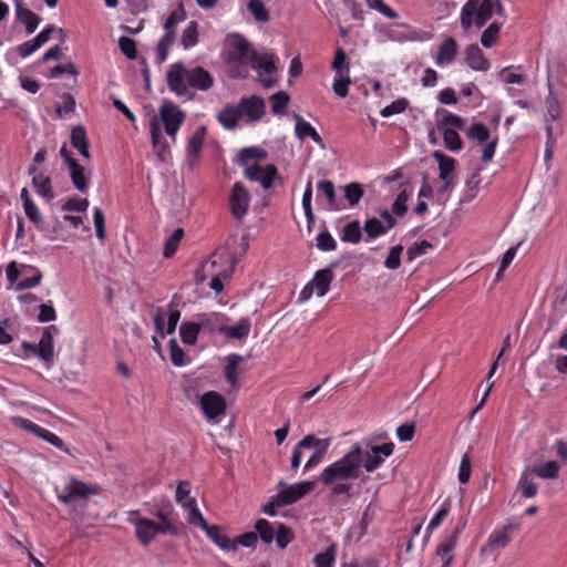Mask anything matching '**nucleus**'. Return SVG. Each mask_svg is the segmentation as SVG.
Returning <instances> with one entry per match:
<instances>
[{"label":"nucleus","mask_w":567,"mask_h":567,"mask_svg":"<svg viewBox=\"0 0 567 567\" xmlns=\"http://www.w3.org/2000/svg\"><path fill=\"white\" fill-rule=\"evenodd\" d=\"M363 458V449L360 443H354L348 453L340 460L328 465L319 475V481L331 486V496L346 495L352 496V481L361 475V465Z\"/></svg>","instance_id":"1"},{"label":"nucleus","mask_w":567,"mask_h":567,"mask_svg":"<svg viewBox=\"0 0 567 567\" xmlns=\"http://www.w3.org/2000/svg\"><path fill=\"white\" fill-rule=\"evenodd\" d=\"M166 82L171 92L185 100H193V91L206 92L214 86V78L206 69L199 65L187 68L183 62L169 65Z\"/></svg>","instance_id":"2"},{"label":"nucleus","mask_w":567,"mask_h":567,"mask_svg":"<svg viewBox=\"0 0 567 567\" xmlns=\"http://www.w3.org/2000/svg\"><path fill=\"white\" fill-rule=\"evenodd\" d=\"M235 269V259L228 254L214 252L196 270V284H224L230 279Z\"/></svg>","instance_id":"3"},{"label":"nucleus","mask_w":567,"mask_h":567,"mask_svg":"<svg viewBox=\"0 0 567 567\" xmlns=\"http://www.w3.org/2000/svg\"><path fill=\"white\" fill-rule=\"evenodd\" d=\"M493 10V0H467L460 14L462 29L468 31L473 25L481 29L492 18Z\"/></svg>","instance_id":"4"},{"label":"nucleus","mask_w":567,"mask_h":567,"mask_svg":"<svg viewBox=\"0 0 567 567\" xmlns=\"http://www.w3.org/2000/svg\"><path fill=\"white\" fill-rule=\"evenodd\" d=\"M231 45L230 62L233 65L230 73L233 76L246 78L248 74L247 68L252 63V55L257 54V52L250 47V43L239 34L234 35Z\"/></svg>","instance_id":"5"},{"label":"nucleus","mask_w":567,"mask_h":567,"mask_svg":"<svg viewBox=\"0 0 567 567\" xmlns=\"http://www.w3.org/2000/svg\"><path fill=\"white\" fill-rule=\"evenodd\" d=\"M55 492L58 498L65 504L85 499L89 495L97 493L95 488L74 476H70L62 484L56 485Z\"/></svg>","instance_id":"6"},{"label":"nucleus","mask_w":567,"mask_h":567,"mask_svg":"<svg viewBox=\"0 0 567 567\" xmlns=\"http://www.w3.org/2000/svg\"><path fill=\"white\" fill-rule=\"evenodd\" d=\"M159 117L165 133L175 141V136L184 123L186 114L172 101L164 100L159 106Z\"/></svg>","instance_id":"7"},{"label":"nucleus","mask_w":567,"mask_h":567,"mask_svg":"<svg viewBox=\"0 0 567 567\" xmlns=\"http://www.w3.org/2000/svg\"><path fill=\"white\" fill-rule=\"evenodd\" d=\"M250 205L249 192L243 186L241 183H235L228 198V206L231 216L236 220H243L247 215Z\"/></svg>","instance_id":"8"},{"label":"nucleus","mask_w":567,"mask_h":567,"mask_svg":"<svg viewBox=\"0 0 567 567\" xmlns=\"http://www.w3.org/2000/svg\"><path fill=\"white\" fill-rule=\"evenodd\" d=\"M19 278L21 280L18 284H40L42 274L33 266L21 265L19 267L16 261H12L7 267V279L9 284H16Z\"/></svg>","instance_id":"9"},{"label":"nucleus","mask_w":567,"mask_h":567,"mask_svg":"<svg viewBox=\"0 0 567 567\" xmlns=\"http://www.w3.org/2000/svg\"><path fill=\"white\" fill-rule=\"evenodd\" d=\"M279 486L284 488L277 494L278 501L286 506L296 503L310 493L315 487V483L306 481L287 486L284 481H280Z\"/></svg>","instance_id":"10"},{"label":"nucleus","mask_w":567,"mask_h":567,"mask_svg":"<svg viewBox=\"0 0 567 567\" xmlns=\"http://www.w3.org/2000/svg\"><path fill=\"white\" fill-rule=\"evenodd\" d=\"M244 173L248 179L259 182L264 189H268L272 186L274 181L278 175V169L274 164H268L266 166L252 164V166L247 167Z\"/></svg>","instance_id":"11"},{"label":"nucleus","mask_w":567,"mask_h":567,"mask_svg":"<svg viewBox=\"0 0 567 567\" xmlns=\"http://www.w3.org/2000/svg\"><path fill=\"white\" fill-rule=\"evenodd\" d=\"M199 403L205 416L209 420L224 414L226 410L225 399L214 391L203 394Z\"/></svg>","instance_id":"12"},{"label":"nucleus","mask_w":567,"mask_h":567,"mask_svg":"<svg viewBox=\"0 0 567 567\" xmlns=\"http://www.w3.org/2000/svg\"><path fill=\"white\" fill-rule=\"evenodd\" d=\"M60 329L51 324L43 329L42 337L37 344V355L47 363H52L54 358L53 334H58Z\"/></svg>","instance_id":"13"},{"label":"nucleus","mask_w":567,"mask_h":567,"mask_svg":"<svg viewBox=\"0 0 567 567\" xmlns=\"http://www.w3.org/2000/svg\"><path fill=\"white\" fill-rule=\"evenodd\" d=\"M28 174L32 177V186L37 194L47 202H51L54 198V193L50 176L39 172L34 165H30Z\"/></svg>","instance_id":"14"},{"label":"nucleus","mask_w":567,"mask_h":567,"mask_svg":"<svg viewBox=\"0 0 567 567\" xmlns=\"http://www.w3.org/2000/svg\"><path fill=\"white\" fill-rule=\"evenodd\" d=\"M135 534L143 545H148L157 534H161V527L157 523L148 518H141L134 522Z\"/></svg>","instance_id":"15"},{"label":"nucleus","mask_w":567,"mask_h":567,"mask_svg":"<svg viewBox=\"0 0 567 567\" xmlns=\"http://www.w3.org/2000/svg\"><path fill=\"white\" fill-rule=\"evenodd\" d=\"M150 133L152 140V146L158 156V158L164 162L166 161V156L169 155V146L166 141L163 138V134L158 124L157 117H153L150 123Z\"/></svg>","instance_id":"16"},{"label":"nucleus","mask_w":567,"mask_h":567,"mask_svg":"<svg viewBox=\"0 0 567 567\" xmlns=\"http://www.w3.org/2000/svg\"><path fill=\"white\" fill-rule=\"evenodd\" d=\"M241 114H246L252 121H259L264 114L266 104L259 96L243 97L239 103Z\"/></svg>","instance_id":"17"},{"label":"nucleus","mask_w":567,"mask_h":567,"mask_svg":"<svg viewBox=\"0 0 567 567\" xmlns=\"http://www.w3.org/2000/svg\"><path fill=\"white\" fill-rule=\"evenodd\" d=\"M14 6L17 18L25 25L27 33H33L40 23L39 16L32 12L30 9L24 8L21 3V0H14Z\"/></svg>","instance_id":"18"},{"label":"nucleus","mask_w":567,"mask_h":567,"mask_svg":"<svg viewBox=\"0 0 567 567\" xmlns=\"http://www.w3.org/2000/svg\"><path fill=\"white\" fill-rule=\"evenodd\" d=\"M434 157L439 162L440 178L444 182V189L450 187L455 169V159L442 153L435 152Z\"/></svg>","instance_id":"19"},{"label":"nucleus","mask_w":567,"mask_h":567,"mask_svg":"<svg viewBox=\"0 0 567 567\" xmlns=\"http://www.w3.org/2000/svg\"><path fill=\"white\" fill-rule=\"evenodd\" d=\"M317 197H324L327 200V208L330 210H338L343 208L337 202L336 188L331 181H320L317 184Z\"/></svg>","instance_id":"20"},{"label":"nucleus","mask_w":567,"mask_h":567,"mask_svg":"<svg viewBox=\"0 0 567 567\" xmlns=\"http://www.w3.org/2000/svg\"><path fill=\"white\" fill-rule=\"evenodd\" d=\"M465 60L475 71H487L489 69L488 60L484 56L482 50L476 44L467 47L465 51Z\"/></svg>","instance_id":"21"},{"label":"nucleus","mask_w":567,"mask_h":567,"mask_svg":"<svg viewBox=\"0 0 567 567\" xmlns=\"http://www.w3.org/2000/svg\"><path fill=\"white\" fill-rule=\"evenodd\" d=\"M295 132L299 140L310 137L316 144H322L321 136L309 122L305 121L299 114H295Z\"/></svg>","instance_id":"22"},{"label":"nucleus","mask_w":567,"mask_h":567,"mask_svg":"<svg viewBox=\"0 0 567 567\" xmlns=\"http://www.w3.org/2000/svg\"><path fill=\"white\" fill-rule=\"evenodd\" d=\"M457 43L454 38L445 39L439 48V53L436 55V64H450L454 61L457 54Z\"/></svg>","instance_id":"23"},{"label":"nucleus","mask_w":567,"mask_h":567,"mask_svg":"<svg viewBox=\"0 0 567 567\" xmlns=\"http://www.w3.org/2000/svg\"><path fill=\"white\" fill-rule=\"evenodd\" d=\"M241 116L239 107L228 104L217 114V121L227 130H234Z\"/></svg>","instance_id":"24"},{"label":"nucleus","mask_w":567,"mask_h":567,"mask_svg":"<svg viewBox=\"0 0 567 567\" xmlns=\"http://www.w3.org/2000/svg\"><path fill=\"white\" fill-rule=\"evenodd\" d=\"M70 138L72 146L76 148L84 158H90V144L85 128L81 125L73 127Z\"/></svg>","instance_id":"25"},{"label":"nucleus","mask_w":567,"mask_h":567,"mask_svg":"<svg viewBox=\"0 0 567 567\" xmlns=\"http://www.w3.org/2000/svg\"><path fill=\"white\" fill-rule=\"evenodd\" d=\"M207 536L223 550L226 551H235L236 546L231 539H229L226 535L221 534V528L217 525H208V527L204 530Z\"/></svg>","instance_id":"26"},{"label":"nucleus","mask_w":567,"mask_h":567,"mask_svg":"<svg viewBox=\"0 0 567 567\" xmlns=\"http://www.w3.org/2000/svg\"><path fill=\"white\" fill-rule=\"evenodd\" d=\"M70 172V178L73 184V186L80 192V193H86L89 188L87 178L84 174V167L79 163H72L70 166H68Z\"/></svg>","instance_id":"27"},{"label":"nucleus","mask_w":567,"mask_h":567,"mask_svg":"<svg viewBox=\"0 0 567 567\" xmlns=\"http://www.w3.org/2000/svg\"><path fill=\"white\" fill-rule=\"evenodd\" d=\"M458 534H460V529L456 528L453 530V533L447 536L436 548V555L439 557H441V559L443 561H445L446 558L450 559V563H452L453 560V554L452 551L454 550L455 546H456V542H457V537H458Z\"/></svg>","instance_id":"28"},{"label":"nucleus","mask_w":567,"mask_h":567,"mask_svg":"<svg viewBox=\"0 0 567 567\" xmlns=\"http://www.w3.org/2000/svg\"><path fill=\"white\" fill-rule=\"evenodd\" d=\"M458 534H460V529L456 528L453 530V533L447 536L436 548V555L439 557H441V559L443 561H445L446 558L450 559V563H452L453 560V554L452 551L454 550L455 546H456V542H457V537H458Z\"/></svg>","instance_id":"29"},{"label":"nucleus","mask_w":567,"mask_h":567,"mask_svg":"<svg viewBox=\"0 0 567 567\" xmlns=\"http://www.w3.org/2000/svg\"><path fill=\"white\" fill-rule=\"evenodd\" d=\"M176 40V33H173L172 31H164V34L159 39L157 47H156V61L157 63H163L166 61L168 56V52L171 47L174 44Z\"/></svg>","instance_id":"30"},{"label":"nucleus","mask_w":567,"mask_h":567,"mask_svg":"<svg viewBox=\"0 0 567 567\" xmlns=\"http://www.w3.org/2000/svg\"><path fill=\"white\" fill-rule=\"evenodd\" d=\"M252 69L264 70L267 74L271 75L276 72V56L274 54H257L252 55V63L250 64Z\"/></svg>","instance_id":"31"},{"label":"nucleus","mask_w":567,"mask_h":567,"mask_svg":"<svg viewBox=\"0 0 567 567\" xmlns=\"http://www.w3.org/2000/svg\"><path fill=\"white\" fill-rule=\"evenodd\" d=\"M267 157L266 151L262 148L252 146V147H246L243 148L239 153V162L240 165L244 167V171L247 167H251L254 163L251 161L254 159H265Z\"/></svg>","instance_id":"32"},{"label":"nucleus","mask_w":567,"mask_h":567,"mask_svg":"<svg viewBox=\"0 0 567 567\" xmlns=\"http://www.w3.org/2000/svg\"><path fill=\"white\" fill-rule=\"evenodd\" d=\"M340 238L344 243L359 244L362 238V230L359 220L348 223L342 228Z\"/></svg>","instance_id":"33"},{"label":"nucleus","mask_w":567,"mask_h":567,"mask_svg":"<svg viewBox=\"0 0 567 567\" xmlns=\"http://www.w3.org/2000/svg\"><path fill=\"white\" fill-rule=\"evenodd\" d=\"M205 132L206 128L203 126L188 140L186 151L189 158L195 159L198 157L203 148Z\"/></svg>","instance_id":"34"},{"label":"nucleus","mask_w":567,"mask_h":567,"mask_svg":"<svg viewBox=\"0 0 567 567\" xmlns=\"http://www.w3.org/2000/svg\"><path fill=\"white\" fill-rule=\"evenodd\" d=\"M532 473L544 480H554L558 477L559 464L556 461H548L543 465H535Z\"/></svg>","instance_id":"35"},{"label":"nucleus","mask_w":567,"mask_h":567,"mask_svg":"<svg viewBox=\"0 0 567 567\" xmlns=\"http://www.w3.org/2000/svg\"><path fill=\"white\" fill-rule=\"evenodd\" d=\"M515 526L508 524L504 526L502 532L493 533L488 538V548L491 550L496 548H504L511 542V537L508 536V530L513 529Z\"/></svg>","instance_id":"36"},{"label":"nucleus","mask_w":567,"mask_h":567,"mask_svg":"<svg viewBox=\"0 0 567 567\" xmlns=\"http://www.w3.org/2000/svg\"><path fill=\"white\" fill-rule=\"evenodd\" d=\"M518 486L520 488L522 495L525 498H533L537 494V484L534 482L532 474L527 471H524L519 477Z\"/></svg>","instance_id":"37"},{"label":"nucleus","mask_w":567,"mask_h":567,"mask_svg":"<svg viewBox=\"0 0 567 567\" xmlns=\"http://www.w3.org/2000/svg\"><path fill=\"white\" fill-rule=\"evenodd\" d=\"M187 507L188 509V523L199 527L200 529L205 530L208 527V523L203 517L202 513L196 506V499L195 498H187Z\"/></svg>","instance_id":"38"},{"label":"nucleus","mask_w":567,"mask_h":567,"mask_svg":"<svg viewBox=\"0 0 567 567\" xmlns=\"http://www.w3.org/2000/svg\"><path fill=\"white\" fill-rule=\"evenodd\" d=\"M247 9L257 22L266 23L270 20V14L261 0H249Z\"/></svg>","instance_id":"39"},{"label":"nucleus","mask_w":567,"mask_h":567,"mask_svg":"<svg viewBox=\"0 0 567 567\" xmlns=\"http://www.w3.org/2000/svg\"><path fill=\"white\" fill-rule=\"evenodd\" d=\"M200 327L195 322H183L179 328L182 341L186 344L193 346L196 343Z\"/></svg>","instance_id":"40"},{"label":"nucleus","mask_w":567,"mask_h":567,"mask_svg":"<svg viewBox=\"0 0 567 567\" xmlns=\"http://www.w3.org/2000/svg\"><path fill=\"white\" fill-rule=\"evenodd\" d=\"M330 439H317L313 434L306 435L300 441V447H315L316 451L320 452L322 455H326L329 446H330Z\"/></svg>","instance_id":"41"},{"label":"nucleus","mask_w":567,"mask_h":567,"mask_svg":"<svg viewBox=\"0 0 567 567\" xmlns=\"http://www.w3.org/2000/svg\"><path fill=\"white\" fill-rule=\"evenodd\" d=\"M250 331V322L248 319H240L235 326H229L224 329L225 334L230 339H244Z\"/></svg>","instance_id":"42"},{"label":"nucleus","mask_w":567,"mask_h":567,"mask_svg":"<svg viewBox=\"0 0 567 567\" xmlns=\"http://www.w3.org/2000/svg\"><path fill=\"white\" fill-rule=\"evenodd\" d=\"M184 237V229L176 228L173 234L166 239L164 245L163 255L166 258H171L177 250L181 240Z\"/></svg>","instance_id":"43"},{"label":"nucleus","mask_w":567,"mask_h":567,"mask_svg":"<svg viewBox=\"0 0 567 567\" xmlns=\"http://www.w3.org/2000/svg\"><path fill=\"white\" fill-rule=\"evenodd\" d=\"M243 361V357L239 354H231L228 358L227 365L225 368V377L228 383H230L233 386H237L238 380H237V369L238 364Z\"/></svg>","instance_id":"44"},{"label":"nucleus","mask_w":567,"mask_h":567,"mask_svg":"<svg viewBox=\"0 0 567 567\" xmlns=\"http://www.w3.org/2000/svg\"><path fill=\"white\" fill-rule=\"evenodd\" d=\"M255 529H256L257 534L259 535L260 539L265 544H270L274 540L276 530L267 519H264V518L258 519L255 523Z\"/></svg>","instance_id":"45"},{"label":"nucleus","mask_w":567,"mask_h":567,"mask_svg":"<svg viewBox=\"0 0 567 567\" xmlns=\"http://www.w3.org/2000/svg\"><path fill=\"white\" fill-rule=\"evenodd\" d=\"M198 24L196 21H190L186 29L183 31L181 42L184 49L193 48L198 42Z\"/></svg>","instance_id":"46"},{"label":"nucleus","mask_w":567,"mask_h":567,"mask_svg":"<svg viewBox=\"0 0 567 567\" xmlns=\"http://www.w3.org/2000/svg\"><path fill=\"white\" fill-rule=\"evenodd\" d=\"M445 147L451 152H458L463 147L462 140L454 128H445L442 131Z\"/></svg>","instance_id":"47"},{"label":"nucleus","mask_w":567,"mask_h":567,"mask_svg":"<svg viewBox=\"0 0 567 567\" xmlns=\"http://www.w3.org/2000/svg\"><path fill=\"white\" fill-rule=\"evenodd\" d=\"M344 198L351 207L359 204L364 195L363 188L359 183H350L344 186Z\"/></svg>","instance_id":"48"},{"label":"nucleus","mask_w":567,"mask_h":567,"mask_svg":"<svg viewBox=\"0 0 567 567\" xmlns=\"http://www.w3.org/2000/svg\"><path fill=\"white\" fill-rule=\"evenodd\" d=\"M464 127V120L451 112L445 111V115L437 123V128L444 131L445 128L462 130Z\"/></svg>","instance_id":"49"},{"label":"nucleus","mask_w":567,"mask_h":567,"mask_svg":"<svg viewBox=\"0 0 567 567\" xmlns=\"http://www.w3.org/2000/svg\"><path fill=\"white\" fill-rule=\"evenodd\" d=\"M186 19V12L184 10L183 4H179L177 9L172 11L164 23V31H172L176 33V27L179 22H183Z\"/></svg>","instance_id":"50"},{"label":"nucleus","mask_w":567,"mask_h":567,"mask_svg":"<svg viewBox=\"0 0 567 567\" xmlns=\"http://www.w3.org/2000/svg\"><path fill=\"white\" fill-rule=\"evenodd\" d=\"M347 54L343 49L338 48L334 53L331 68L334 70L336 75L349 74L350 66L347 62Z\"/></svg>","instance_id":"51"},{"label":"nucleus","mask_w":567,"mask_h":567,"mask_svg":"<svg viewBox=\"0 0 567 567\" xmlns=\"http://www.w3.org/2000/svg\"><path fill=\"white\" fill-rule=\"evenodd\" d=\"M289 101L290 96L284 91L272 94L270 96V105L272 113L284 114L286 112Z\"/></svg>","instance_id":"52"},{"label":"nucleus","mask_w":567,"mask_h":567,"mask_svg":"<svg viewBox=\"0 0 567 567\" xmlns=\"http://www.w3.org/2000/svg\"><path fill=\"white\" fill-rule=\"evenodd\" d=\"M23 208H24V213H25L27 217L30 219V221H32L39 230L45 231L47 228L43 223L42 215H41L38 206L34 204V202L28 203L27 205L23 206Z\"/></svg>","instance_id":"53"},{"label":"nucleus","mask_w":567,"mask_h":567,"mask_svg":"<svg viewBox=\"0 0 567 567\" xmlns=\"http://www.w3.org/2000/svg\"><path fill=\"white\" fill-rule=\"evenodd\" d=\"M329 290V286H303L299 292L297 302L302 303L311 298L312 295L323 297Z\"/></svg>","instance_id":"54"},{"label":"nucleus","mask_w":567,"mask_h":567,"mask_svg":"<svg viewBox=\"0 0 567 567\" xmlns=\"http://www.w3.org/2000/svg\"><path fill=\"white\" fill-rule=\"evenodd\" d=\"M501 31V25L496 22L491 23L482 33L481 43L485 48H491L495 44Z\"/></svg>","instance_id":"55"},{"label":"nucleus","mask_w":567,"mask_h":567,"mask_svg":"<svg viewBox=\"0 0 567 567\" xmlns=\"http://www.w3.org/2000/svg\"><path fill=\"white\" fill-rule=\"evenodd\" d=\"M467 136L472 140L483 143L489 140L491 133L488 127L483 123H474L467 130Z\"/></svg>","instance_id":"56"},{"label":"nucleus","mask_w":567,"mask_h":567,"mask_svg":"<svg viewBox=\"0 0 567 567\" xmlns=\"http://www.w3.org/2000/svg\"><path fill=\"white\" fill-rule=\"evenodd\" d=\"M276 543L279 548L284 549L287 547L289 543L292 542L293 535L289 527L285 526L284 524L279 523L277 524V529L275 532V538Z\"/></svg>","instance_id":"57"},{"label":"nucleus","mask_w":567,"mask_h":567,"mask_svg":"<svg viewBox=\"0 0 567 567\" xmlns=\"http://www.w3.org/2000/svg\"><path fill=\"white\" fill-rule=\"evenodd\" d=\"M450 509H451V503L449 501L443 502V504L441 505L440 509L436 512V514L433 516V518L430 520V523H429V525L426 527L427 536L435 528H437L441 525L443 519L450 513Z\"/></svg>","instance_id":"58"},{"label":"nucleus","mask_w":567,"mask_h":567,"mask_svg":"<svg viewBox=\"0 0 567 567\" xmlns=\"http://www.w3.org/2000/svg\"><path fill=\"white\" fill-rule=\"evenodd\" d=\"M409 106V101L405 97L398 99L391 104L383 107L380 112L381 116L389 117L404 112Z\"/></svg>","instance_id":"59"},{"label":"nucleus","mask_w":567,"mask_h":567,"mask_svg":"<svg viewBox=\"0 0 567 567\" xmlns=\"http://www.w3.org/2000/svg\"><path fill=\"white\" fill-rule=\"evenodd\" d=\"M351 80L348 74L334 75L332 89L339 97H346L349 93Z\"/></svg>","instance_id":"60"},{"label":"nucleus","mask_w":567,"mask_h":567,"mask_svg":"<svg viewBox=\"0 0 567 567\" xmlns=\"http://www.w3.org/2000/svg\"><path fill=\"white\" fill-rule=\"evenodd\" d=\"M61 99L62 103L55 109V113L59 117H63L64 115L73 113L76 105L73 95L70 93H63Z\"/></svg>","instance_id":"61"},{"label":"nucleus","mask_w":567,"mask_h":567,"mask_svg":"<svg viewBox=\"0 0 567 567\" xmlns=\"http://www.w3.org/2000/svg\"><path fill=\"white\" fill-rule=\"evenodd\" d=\"M364 231L370 238H377L386 234V228L378 218H370L364 224Z\"/></svg>","instance_id":"62"},{"label":"nucleus","mask_w":567,"mask_h":567,"mask_svg":"<svg viewBox=\"0 0 567 567\" xmlns=\"http://www.w3.org/2000/svg\"><path fill=\"white\" fill-rule=\"evenodd\" d=\"M118 48L121 52L130 60H135L137 56L136 42L128 37H121L118 39Z\"/></svg>","instance_id":"63"},{"label":"nucleus","mask_w":567,"mask_h":567,"mask_svg":"<svg viewBox=\"0 0 567 567\" xmlns=\"http://www.w3.org/2000/svg\"><path fill=\"white\" fill-rule=\"evenodd\" d=\"M316 567H332L334 561V547H328L323 553H319L315 556Z\"/></svg>","instance_id":"64"}]
</instances>
